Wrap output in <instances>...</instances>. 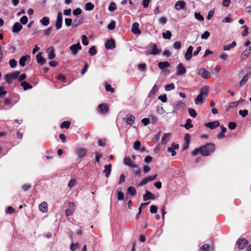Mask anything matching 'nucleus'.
I'll return each instance as SVG.
<instances>
[{
    "mask_svg": "<svg viewBox=\"0 0 251 251\" xmlns=\"http://www.w3.org/2000/svg\"><path fill=\"white\" fill-rule=\"evenodd\" d=\"M122 187H119L116 191L117 195V198L118 201H123L124 199L125 196L122 192Z\"/></svg>",
    "mask_w": 251,
    "mask_h": 251,
    "instance_id": "18",
    "label": "nucleus"
},
{
    "mask_svg": "<svg viewBox=\"0 0 251 251\" xmlns=\"http://www.w3.org/2000/svg\"><path fill=\"white\" fill-rule=\"evenodd\" d=\"M65 23L67 26H70L73 25V20L71 18H66L65 19Z\"/></svg>",
    "mask_w": 251,
    "mask_h": 251,
    "instance_id": "56",
    "label": "nucleus"
},
{
    "mask_svg": "<svg viewBox=\"0 0 251 251\" xmlns=\"http://www.w3.org/2000/svg\"><path fill=\"white\" fill-rule=\"evenodd\" d=\"M127 193L132 196H134L136 194V189L133 186H129L127 190Z\"/></svg>",
    "mask_w": 251,
    "mask_h": 251,
    "instance_id": "35",
    "label": "nucleus"
},
{
    "mask_svg": "<svg viewBox=\"0 0 251 251\" xmlns=\"http://www.w3.org/2000/svg\"><path fill=\"white\" fill-rule=\"evenodd\" d=\"M70 126V123L68 121H64L61 123L60 127L61 128H65L68 129L69 128Z\"/></svg>",
    "mask_w": 251,
    "mask_h": 251,
    "instance_id": "47",
    "label": "nucleus"
},
{
    "mask_svg": "<svg viewBox=\"0 0 251 251\" xmlns=\"http://www.w3.org/2000/svg\"><path fill=\"white\" fill-rule=\"evenodd\" d=\"M195 17L199 21L202 22L204 20V17L199 12H196L195 13Z\"/></svg>",
    "mask_w": 251,
    "mask_h": 251,
    "instance_id": "50",
    "label": "nucleus"
},
{
    "mask_svg": "<svg viewBox=\"0 0 251 251\" xmlns=\"http://www.w3.org/2000/svg\"><path fill=\"white\" fill-rule=\"evenodd\" d=\"M40 23L44 26H48L50 24V18L49 17H44L40 20Z\"/></svg>",
    "mask_w": 251,
    "mask_h": 251,
    "instance_id": "29",
    "label": "nucleus"
},
{
    "mask_svg": "<svg viewBox=\"0 0 251 251\" xmlns=\"http://www.w3.org/2000/svg\"><path fill=\"white\" fill-rule=\"evenodd\" d=\"M176 106L178 109H183L185 106V104L181 101H178L176 102Z\"/></svg>",
    "mask_w": 251,
    "mask_h": 251,
    "instance_id": "59",
    "label": "nucleus"
},
{
    "mask_svg": "<svg viewBox=\"0 0 251 251\" xmlns=\"http://www.w3.org/2000/svg\"><path fill=\"white\" fill-rule=\"evenodd\" d=\"M158 66L161 70H163L165 68L170 66V63L167 61L160 62L158 64Z\"/></svg>",
    "mask_w": 251,
    "mask_h": 251,
    "instance_id": "31",
    "label": "nucleus"
},
{
    "mask_svg": "<svg viewBox=\"0 0 251 251\" xmlns=\"http://www.w3.org/2000/svg\"><path fill=\"white\" fill-rule=\"evenodd\" d=\"M82 10L80 8H77L73 11V14L75 16H78L81 14Z\"/></svg>",
    "mask_w": 251,
    "mask_h": 251,
    "instance_id": "53",
    "label": "nucleus"
},
{
    "mask_svg": "<svg viewBox=\"0 0 251 251\" xmlns=\"http://www.w3.org/2000/svg\"><path fill=\"white\" fill-rule=\"evenodd\" d=\"M89 53L92 56H93L97 53V50L95 46H92L89 49Z\"/></svg>",
    "mask_w": 251,
    "mask_h": 251,
    "instance_id": "48",
    "label": "nucleus"
},
{
    "mask_svg": "<svg viewBox=\"0 0 251 251\" xmlns=\"http://www.w3.org/2000/svg\"><path fill=\"white\" fill-rule=\"evenodd\" d=\"M191 119H187L186 120L185 124L184 125V127L187 130L189 129L190 128L193 127V125L191 124Z\"/></svg>",
    "mask_w": 251,
    "mask_h": 251,
    "instance_id": "37",
    "label": "nucleus"
},
{
    "mask_svg": "<svg viewBox=\"0 0 251 251\" xmlns=\"http://www.w3.org/2000/svg\"><path fill=\"white\" fill-rule=\"evenodd\" d=\"M94 5L90 2H87L85 4V9L86 11L92 10L94 9Z\"/></svg>",
    "mask_w": 251,
    "mask_h": 251,
    "instance_id": "39",
    "label": "nucleus"
},
{
    "mask_svg": "<svg viewBox=\"0 0 251 251\" xmlns=\"http://www.w3.org/2000/svg\"><path fill=\"white\" fill-rule=\"evenodd\" d=\"M82 47L79 42L75 44L71 45L70 47V50L72 51V54L74 55H75L77 54L79 50H81Z\"/></svg>",
    "mask_w": 251,
    "mask_h": 251,
    "instance_id": "4",
    "label": "nucleus"
},
{
    "mask_svg": "<svg viewBox=\"0 0 251 251\" xmlns=\"http://www.w3.org/2000/svg\"><path fill=\"white\" fill-rule=\"evenodd\" d=\"M39 208L40 211L46 213L48 211V204L46 202L43 201L39 205Z\"/></svg>",
    "mask_w": 251,
    "mask_h": 251,
    "instance_id": "23",
    "label": "nucleus"
},
{
    "mask_svg": "<svg viewBox=\"0 0 251 251\" xmlns=\"http://www.w3.org/2000/svg\"><path fill=\"white\" fill-rule=\"evenodd\" d=\"M190 141V136L189 134L187 133L184 136V142H185V145L184 146L183 149L184 150H187L189 146Z\"/></svg>",
    "mask_w": 251,
    "mask_h": 251,
    "instance_id": "32",
    "label": "nucleus"
},
{
    "mask_svg": "<svg viewBox=\"0 0 251 251\" xmlns=\"http://www.w3.org/2000/svg\"><path fill=\"white\" fill-rule=\"evenodd\" d=\"M30 58L29 55L22 56L19 60V64L22 67H24L25 65V62L28 58Z\"/></svg>",
    "mask_w": 251,
    "mask_h": 251,
    "instance_id": "28",
    "label": "nucleus"
},
{
    "mask_svg": "<svg viewBox=\"0 0 251 251\" xmlns=\"http://www.w3.org/2000/svg\"><path fill=\"white\" fill-rule=\"evenodd\" d=\"M209 93V88L208 86H204L201 89L200 95L203 97V98H206L208 96Z\"/></svg>",
    "mask_w": 251,
    "mask_h": 251,
    "instance_id": "14",
    "label": "nucleus"
},
{
    "mask_svg": "<svg viewBox=\"0 0 251 251\" xmlns=\"http://www.w3.org/2000/svg\"><path fill=\"white\" fill-rule=\"evenodd\" d=\"M205 126L206 127L210 128V129H214L215 128L218 127L220 126V123L218 121H215L214 122H209L206 123L205 125Z\"/></svg>",
    "mask_w": 251,
    "mask_h": 251,
    "instance_id": "13",
    "label": "nucleus"
},
{
    "mask_svg": "<svg viewBox=\"0 0 251 251\" xmlns=\"http://www.w3.org/2000/svg\"><path fill=\"white\" fill-rule=\"evenodd\" d=\"M36 60L37 62L41 64V65H44L46 63L45 59L42 57V52H40L36 55Z\"/></svg>",
    "mask_w": 251,
    "mask_h": 251,
    "instance_id": "22",
    "label": "nucleus"
},
{
    "mask_svg": "<svg viewBox=\"0 0 251 251\" xmlns=\"http://www.w3.org/2000/svg\"><path fill=\"white\" fill-rule=\"evenodd\" d=\"M22 27L23 26L20 23L16 22L13 26L12 31L13 33H18L21 30Z\"/></svg>",
    "mask_w": 251,
    "mask_h": 251,
    "instance_id": "11",
    "label": "nucleus"
},
{
    "mask_svg": "<svg viewBox=\"0 0 251 251\" xmlns=\"http://www.w3.org/2000/svg\"><path fill=\"white\" fill-rule=\"evenodd\" d=\"M185 6V2L181 0L177 1L175 5V8L177 10L184 9Z\"/></svg>",
    "mask_w": 251,
    "mask_h": 251,
    "instance_id": "21",
    "label": "nucleus"
},
{
    "mask_svg": "<svg viewBox=\"0 0 251 251\" xmlns=\"http://www.w3.org/2000/svg\"><path fill=\"white\" fill-rule=\"evenodd\" d=\"M116 9H117V6H116V3L114 2H111L110 3V5L108 7V10L111 12H113L114 10H115Z\"/></svg>",
    "mask_w": 251,
    "mask_h": 251,
    "instance_id": "46",
    "label": "nucleus"
},
{
    "mask_svg": "<svg viewBox=\"0 0 251 251\" xmlns=\"http://www.w3.org/2000/svg\"><path fill=\"white\" fill-rule=\"evenodd\" d=\"M193 47L192 46H190L185 53V59L186 60H190L192 57V52H193Z\"/></svg>",
    "mask_w": 251,
    "mask_h": 251,
    "instance_id": "7",
    "label": "nucleus"
},
{
    "mask_svg": "<svg viewBox=\"0 0 251 251\" xmlns=\"http://www.w3.org/2000/svg\"><path fill=\"white\" fill-rule=\"evenodd\" d=\"M249 79V75L248 74L245 75L242 79L240 81L239 84L240 86L244 85Z\"/></svg>",
    "mask_w": 251,
    "mask_h": 251,
    "instance_id": "40",
    "label": "nucleus"
},
{
    "mask_svg": "<svg viewBox=\"0 0 251 251\" xmlns=\"http://www.w3.org/2000/svg\"><path fill=\"white\" fill-rule=\"evenodd\" d=\"M116 23L114 21H111L107 25V28L109 30H114L115 28Z\"/></svg>",
    "mask_w": 251,
    "mask_h": 251,
    "instance_id": "44",
    "label": "nucleus"
},
{
    "mask_svg": "<svg viewBox=\"0 0 251 251\" xmlns=\"http://www.w3.org/2000/svg\"><path fill=\"white\" fill-rule=\"evenodd\" d=\"M175 88V86L174 83H170L169 84H167L165 87V89L167 91H171L172 90L174 89Z\"/></svg>",
    "mask_w": 251,
    "mask_h": 251,
    "instance_id": "45",
    "label": "nucleus"
},
{
    "mask_svg": "<svg viewBox=\"0 0 251 251\" xmlns=\"http://www.w3.org/2000/svg\"><path fill=\"white\" fill-rule=\"evenodd\" d=\"M87 152L86 149L83 148H78L76 151V153L79 158H82L85 156Z\"/></svg>",
    "mask_w": 251,
    "mask_h": 251,
    "instance_id": "16",
    "label": "nucleus"
},
{
    "mask_svg": "<svg viewBox=\"0 0 251 251\" xmlns=\"http://www.w3.org/2000/svg\"><path fill=\"white\" fill-rule=\"evenodd\" d=\"M236 45V43L235 41H233L231 44L228 45H225L223 47V49L225 51L229 50L230 49L235 47Z\"/></svg>",
    "mask_w": 251,
    "mask_h": 251,
    "instance_id": "33",
    "label": "nucleus"
},
{
    "mask_svg": "<svg viewBox=\"0 0 251 251\" xmlns=\"http://www.w3.org/2000/svg\"><path fill=\"white\" fill-rule=\"evenodd\" d=\"M249 243L248 241L244 238H239L236 242V246L238 250H242L247 247Z\"/></svg>",
    "mask_w": 251,
    "mask_h": 251,
    "instance_id": "3",
    "label": "nucleus"
},
{
    "mask_svg": "<svg viewBox=\"0 0 251 251\" xmlns=\"http://www.w3.org/2000/svg\"><path fill=\"white\" fill-rule=\"evenodd\" d=\"M181 43L178 41L175 42L173 45V48L176 50H179L181 48Z\"/></svg>",
    "mask_w": 251,
    "mask_h": 251,
    "instance_id": "58",
    "label": "nucleus"
},
{
    "mask_svg": "<svg viewBox=\"0 0 251 251\" xmlns=\"http://www.w3.org/2000/svg\"><path fill=\"white\" fill-rule=\"evenodd\" d=\"M199 75L203 78H207L210 75V73L206 71L204 68H201L199 70Z\"/></svg>",
    "mask_w": 251,
    "mask_h": 251,
    "instance_id": "9",
    "label": "nucleus"
},
{
    "mask_svg": "<svg viewBox=\"0 0 251 251\" xmlns=\"http://www.w3.org/2000/svg\"><path fill=\"white\" fill-rule=\"evenodd\" d=\"M170 133L164 134L162 138L161 144L163 145L166 144L170 140Z\"/></svg>",
    "mask_w": 251,
    "mask_h": 251,
    "instance_id": "25",
    "label": "nucleus"
},
{
    "mask_svg": "<svg viewBox=\"0 0 251 251\" xmlns=\"http://www.w3.org/2000/svg\"><path fill=\"white\" fill-rule=\"evenodd\" d=\"M215 149L214 144L209 143L200 147V153L202 156H208L214 151Z\"/></svg>",
    "mask_w": 251,
    "mask_h": 251,
    "instance_id": "1",
    "label": "nucleus"
},
{
    "mask_svg": "<svg viewBox=\"0 0 251 251\" xmlns=\"http://www.w3.org/2000/svg\"><path fill=\"white\" fill-rule=\"evenodd\" d=\"M132 168V172L134 175L136 176H141V172L139 166L136 164L135 165H134V167Z\"/></svg>",
    "mask_w": 251,
    "mask_h": 251,
    "instance_id": "27",
    "label": "nucleus"
},
{
    "mask_svg": "<svg viewBox=\"0 0 251 251\" xmlns=\"http://www.w3.org/2000/svg\"><path fill=\"white\" fill-rule=\"evenodd\" d=\"M221 70V68L220 67L217 66L213 69L211 70V73L212 74H214L216 75H218V74L219 73Z\"/></svg>",
    "mask_w": 251,
    "mask_h": 251,
    "instance_id": "41",
    "label": "nucleus"
},
{
    "mask_svg": "<svg viewBox=\"0 0 251 251\" xmlns=\"http://www.w3.org/2000/svg\"><path fill=\"white\" fill-rule=\"evenodd\" d=\"M98 108L100 110V112L103 114H106L108 111V106L105 103L100 104L98 106Z\"/></svg>",
    "mask_w": 251,
    "mask_h": 251,
    "instance_id": "12",
    "label": "nucleus"
},
{
    "mask_svg": "<svg viewBox=\"0 0 251 251\" xmlns=\"http://www.w3.org/2000/svg\"><path fill=\"white\" fill-rule=\"evenodd\" d=\"M17 62L15 59H10L9 61V65L12 68H15L17 66Z\"/></svg>",
    "mask_w": 251,
    "mask_h": 251,
    "instance_id": "64",
    "label": "nucleus"
},
{
    "mask_svg": "<svg viewBox=\"0 0 251 251\" xmlns=\"http://www.w3.org/2000/svg\"><path fill=\"white\" fill-rule=\"evenodd\" d=\"M76 183V180L75 179H72L68 183V186L70 189L74 187Z\"/></svg>",
    "mask_w": 251,
    "mask_h": 251,
    "instance_id": "60",
    "label": "nucleus"
},
{
    "mask_svg": "<svg viewBox=\"0 0 251 251\" xmlns=\"http://www.w3.org/2000/svg\"><path fill=\"white\" fill-rule=\"evenodd\" d=\"M62 21H55V26L57 30H59L60 29L61 27H62Z\"/></svg>",
    "mask_w": 251,
    "mask_h": 251,
    "instance_id": "55",
    "label": "nucleus"
},
{
    "mask_svg": "<svg viewBox=\"0 0 251 251\" xmlns=\"http://www.w3.org/2000/svg\"><path fill=\"white\" fill-rule=\"evenodd\" d=\"M209 36H210L209 32L206 31L203 33V34L201 35V38L202 39L206 40L208 38Z\"/></svg>",
    "mask_w": 251,
    "mask_h": 251,
    "instance_id": "57",
    "label": "nucleus"
},
{
    "mask_svg": "<svg viewBox=\"0 0 251 251\" xmlns=\"http://www.w3.org/2000/svg\"><path fill=\"white\" fill-rule=\"evenodd\" d=\"M20 21L22 24L25 25L28 22V18L26 16H24L20 19Z\"/></svg>",
    "mask_w": 251,
    "mask_h": 251,
    "instance_id": "61",
    "label": "nucleus"
},
{
    "mask_svg": "<svg viewBox=\"0 0 251 251\" xmlns=\"http://www.w3.org/2000/svg\"><path fill=\"white\" fill-rule=\"evenodd\" d=\"M162 36L164 39H170L172 36V33L170 31H167L166 32H163L162 33Z\"/></svg>",
    "mask_w": 251,
    "mask_h": 251,
    "instance_id": "43",
    "label": "nucleus"
},
{
    "mask_svg": "<svg viewBox=\"0 0 251 251\" xmlns=\"http://www.w3.org/2000/svg\"><path fill=\"white\" fill-rule=\"evenodd\" d=\"M177 69V75H184L186 72L185 68L184 67L183 65L181 63L178 65Z\"/></svg>",
    "mask_w": 251,
    "mask_h": 251,
    "instance_id": "15",
    "label": "nucleus"
},
{
    "mask_svg": "<svg viewBox=\"0 0 251 251\" xmlns=\"http://www.w3.org/2000/svg\"><path fill=\"white\" fill-rule=\"evenodd\" d=\"M251 53V47L249 49H246L244 50L241 55L240 58L242 60H246Z\"/></svg>",
    "mask_w": 251,
    "mask_h": 251,
    "instance_id": "10",
    "label": "nucleus"
},
{
    "mask_svg": "<svg viewBox=\"0 0 251 251\" xmlns=\"http://www.w3.org/2000/svg\"><path fill=\"white\" fill-rule=\"evenodd\" d=\"M155 198L154 195L148 190H146V193L143 195V200L144 201H147L149 200H154Z\"/></svg>",
    "mask_w": 251,
    "mask_h": 251,
    "instance_id": "8",
    "label": "nucleus"
},
{
    "mask_svg": "<svg viewBox=\"0 0 251 251\" xmlns=\"http://www.w3.org/2000/svg\"><path fill=\"white\" fill-rule=\"evenodd\" d=\"M161 50L158 49L155 44L151 43L146 48L145 53L147 55H156L159 54L161 52Z\"/></svg>",
    "mask_w": 251,
    "mask_h": 251,
    "instance_id": "2",
    "label": "nucleus"
},
{
    "mask_svg": "<svg viewBox=\"0 0 251 251\" xmlns=\"http://www.w3.org/2000/svg\"><path fill=\"white\" fill-rule=\"evenodd\" d=\"M115 42L114 40L112 38L107 40L105 44V48L107 50H113L115 49Z\"/></svg>",
    "mask_w": 251,
    "mask_h": 251,
    "instance_id": "5",
    "label": "nucleus"
},
{
    "mask_svg": "<svg viewBox=\"0 0 251 251\" xmlns=\"http://www.w3.org/2000/svg\"><path fill=\"white\" fill-rule=\"evenodd\" d=\"M141 143L139 141H136L133 145V148L135 150H139L140 148Z\"/></svg>",
    "mask_w": 251,
    "mask_h": 251,
    "instance_id": "52",
    "label": "nucleus"
},
{
    "mask_svg": "<svg viewBox=\"0 0 251 251\" xmlns=\"http://www.w3.org/2000/svg\"><path fill=\"white\" fill-rule=\"evenodd\" d=\"M103 172L105 174L106 177H109L111 172V164L106 165L104 166V170Z\"/></svg>",
    "mask_w": 251,
    "mask_h": 251,
    "instance_id": "24",
    "label": "nucleus"
},
{
    "mask_svg": "<svg viewBox=\"0 0 251 251\" xmlns=\"http://www.w3.org/2000/svg\"><path fill=\"white\" fill-rule=\"evenodd\" d=\"M21 85L23 87L24 90H27L32 88V86L25 81H22Z\"/></svg>",
    "mask_w": 251,
    "mask_h": 251,
    "instance_id": "36",
    "label": "nucleus"
},
{
    "mask_svg": "<svg viewBox=\"0 0 251 251\" xmlns=\"http://www.w3.org/2000/svg\"><path fill=\"white\" fill-rule=\"evenodd\" d=\"M158 90V87L156 84H154L152 88L150 91L149 95L148 97L149 98H152L153 96L156 93Z\"/></svg>",
    "mask_w": 251,
    "mask_h": 251,
    "instance_id": "34",
    "label": "nucleus"
},
{
    "mask_svg": "<svg viewBox=\"0 0 251 251\" xmlns=\"http://www.w3.org/2000/svg\"><path fill=\"white\" fill-rule=\"evenodd\" d=\"M158 99L163 102H166L167 100V96L166 94L160 95L158 97Z\"/></svg>",
    "mask_w": 251,
    "mask_h": 251,
    "instance_id": "62",
    "label": "nucleus"
},
{
    "mask_svg": "<svg viewBox=\"0 0 251 251\" xmlns=\"http://www.w3.org/2000/svg\"><path fill=\"white\" fill-rule=\"evenodd\" d=\"M239 114L242 117H245L248 114V110L246 109L240 110L239 111Z\"/></svg>",
    "mask_w": 251,
    "mask_h": 251,
    "instance_id": "54",
    "label": "nucleus"
},
{
    "mask_svg": "<svg viewBox=\"0 0 251 251\" xmlns=\"http://www.w3.org/2000/svg\"><path fill=\"white\" fill-rule=\"evenodd\" d=\"M205 100V98H203L202 96L200 94L197 96V98L195 100V102L196 104H198L201 102H202L203 100Z\"/></svg>",
    "mask_w": 251,
    "mask_h": 251,
    "instance_id": "38",
    "label": "nucleus"
},
{
    "mask_svg": "<svg viewBox=\"0 0 251 251\" xmlns=\"http://www.w3.org/2000/svg\"><path fill=\"white\" fill-rule=\"evenodd\" d=\"M188 112L190 116L193 118H195L197 115L195 110L193 108H189Z\"/></svg>",
    "mask_w": 251,
    "mask_h": 251,
    "instance_id": "51",
    "label": "nucleus"
},
{
    "mask_svg": "<svg viewBox=\"0 0 251 251\" xmlns=\"http://www.w3.org/2000/svg\"><path fill=\"white\" fill-rule=\"evenodd\" d=\"M135 117L133 115H129L126 119V125H132L135 121Z\"/></svg>",
    "mask_w": 251,
    "mask_h": 251,
    "instance_id": "26",
    "label": "nucleus"
},
{
    "mask_svg": "<svg viewBox=\"0 0 251 251\" xmlns=\"http://www.w3.org/2000/svg\"><path fill=\"white\" fill-rule=\"evenodd\" d=\"M131 31L135 34H139L141 31L139 28V24L135 22L132 24Z\"/></svg>",
    "mask_w": 251,
    "mask_h": 251,
    "instance_id": "19",
    "label": "nucleus"
},
{
    "mask_svg": "<svg viewBox=\"0 0 251 251\" xmlns=\"http://www.w3.org/2000/svg\"><path fill=\"white\" fill-rule=\"evenodd\" d=\"M244 100L242 98H240L239 100L236 101L234 102H230L228 103V107L229 108H235L238 106V105L243 102Z\"/></svg>",
    "mask_w": 251,
    "mask_h": 251,
    "instance_id": "20",
    "label": "nucleus"
},
{
    "mask_svg": "<svg viewBox=\"0 0 251 251\" xmlns=\"http://www.w3.org/2000/svg\"><path fill=\"white\" fill-rule=\"evenodd\" d=\"M84 20V18L82 16H78L77 17L74 21V22L72 25V27L73 28L79 25H80L81 23H82Z\"/></svg>",
    "mask_w": 251,
    "mask_h": 251,
    "instance_id": "6",
    "label": "nucleus"
},
{
    "mask_svg": "<svg viewBox=\"0 0 251 251\" xmlns=\"http://www.w3.org/2000/svg\"><path fill=\"white\" fill-rule=\"evenodd\" d=\"M210 246L208 244H205L201 247V250L202 251H209Z\"/></svg>",
    "mask_w": 251,
    "mask_h": 251,
    "instance_id": "63",
    "label": "nucleus"
},
{
    "mask_svg": "<svg viewBox=\"0 0 251 251\" xmlns=\"http://www.w3.org/2000/svg\"><path fill=\"white\" fill-rule=\"evenodd\" d=\"M79 248V244L77 243H72L70 249L71 251H75V250Z\"/></svg>",
    "mask_w": 251,
    "mask_h": 251,
    "instance_id": "42",
    "label": "nucleus"
},
{
    "mask_svg": "<svg viewBox=\"0 0 251 251\" xmlns=\"http://www.w3.org/2000/svg\"><path fill=\"white\" fill-rule=\"evenodd\" d=\"M47 53L48 55V58L49 59H53L55 56L54 50L53 47H50L47 49Z\"/></svg>",
    "mask_w": 251,
    "mask_h": 251,
    "instance_id": "17",
    "label": "nucleus"
},
{
    "mask_svg": "<svg viewBox=\"0 0 251 251\" xmlns=\"http://www.w3.org/2000/svg\"><path fill=\"white\" fill-rule=\"evenodd\" d=\"M124 163L126 165L132 168L134 167V165H136L133 163L129 157H125L124 159Z\"/></svg>",
    "mask_w": 251,
    "mask_h": 251,
    "instance_id": "30",
    "label": "nucleus"
},
{
    "mask_svg": "<svg viewBox=\"0 0 251 251\" xmlns=\"http://www.w3.org/2000/svg\"><path fill=\"white\" fill-rule=\"evenodd\" d=\"M82 43L84 46H87L88 45L89 41L86 35H83L82 36Z\"/></svg>",
    "mask_w": 251,
    "mask_h": 251,
    "instance_id": "49",
    "label": "nucleus"
}]
</instances>
